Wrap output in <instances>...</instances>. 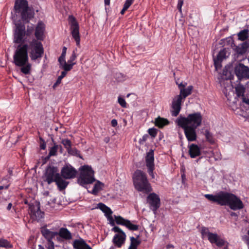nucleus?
Segmentation results:
<instances>
[{"instance_id": "0e129e2a", "label": "nucleus", "mask_w": 249, "mask_h": 249, "mask_svg": "<svg viewBox=\"0 0 249 249\" xmlns=\"http://www.w3.org/2000/svg\"><path fill=\"white\" fill-rule=\"evenodd\" d=\"M12 203H9L7 207V210L8 211L10 210L12 208Z\"/></svg>"}, {"instance_id": "603ef678", "label": "nucleus", "mask_w": 249, "mask_h": 249, "mask_svg": "<svg viewBox=\"0 0 249 249\" xmlns=\"http://www.w3.org/2000/svg\"><path fill=\"white\" fill-rule=\"evenodd\" d=\"M77 57L76 54L74 51L73 52L71 55V56L69 60L68 61V63H73V61H74Z\"/></svg>"}, {"instance_id": "a18cd8bd", "label": "nucleus", "mask_w": 249, "mask_h": 249, "mask_svg": "<svg viewBox=\"0 0 249 249\" xmlns=\"http://www.w3.org/2000/svg\"><path fill=\"white\" fill-rule=\"evenodd\" d=\"M39 144L40 149L42 150H45L46 147V142L42 137H39Z\"/></svg>"}, {"instance_id": "c9c22d12", "label": "nucleus", "mask_w": 249, "mask_h": 249, "mask_svg": "<svg viewBox=\"0 0 249 249\" xmlns=\"http://www.w3.org/2000/svg\"><path fill=\"white\" fill-rule=\"evenodd\" d=\"M60 65V67L63 69L64 70L69 71H71L73 67V66L75 65V63H67L66 61L62 62L61 63H59Z\"/></svg>"}, {"instance_id": "bf43d9fd", "label": "nucleus", "mask_w": 249, "mask_h": 249, "mask_svg": "<svg viewBox=\"0 0 249 249\" xmlns=\"http://www.w3.org/2000/svg\"><path fill=\"white\" fill-rule=\"evenodd\" d=\"M242 101L243 102L249 105V99L246 98V97H245V96L242 97Z\"/></svg>"}, {"instance_id": "680f3d73", "label": "nucleus", "mask_w": 249, "mask_h": 249, "mask_svg": "<svg viewBox=\"0 0 249 249\" xmlns=\"http://www.w3.org/2000/svg\"><path fill=\"white\" fill-rule=\"evenodd\" d=\"M49 156L47 157H42V164H44L46 162L47 160L49 159Z\"/></svg>"}, {"instance_id": "ddd939ff", "label": "nucleus", "mask_w": 249, "mask_h": 249, "mask_svg": "<svg viewBox=\"0 0 249 249\" xmlns=\"http://www.w3.org/2000/svg\"><path fill=\"white\" fill-rule=\"evenodd\" d=\"M147 201L150 209L155 213L160 206V199L159 196L155 193L149 194L147 197Z\"/></svg>"}, {"instance_id": "1a4fd4ad", "label": "nucleus", "mask_w": 249, "mask_h": 249, "mask_svg": "<svg viewBox=\"0 0 249 249\" xmlns=\"http://www.w3.org/2000/svg\"><path fill=\"white\" fill-rule=\"evenodd\" d=\"M107 220L109 221L111 226L115 225V221L117 224L124 226L130 231H136L138 230L139 226L132 224L131 221L128 219H124L121 216L114 215V219L111 215H108L106 216Z\"/></svg>"}, {"instance_id": "2f4dec72", "label": "nucleus", "mask_w": 249, "mask_h": 249, "mask_svg": "<svg viewBox=\"0 0 249 249\" xmlns=\"http://www.w3.org/2000/svg\"><path fill=\"white\" fill-rule=\"evenodd\" d=\"M21 67L20 71L24 74H29L31 72L32 65L28 62L22 66H18Z\"/></svg>"}, {"instance_id": "9d476101", "label": "nucleus", "mask_w": 249, "mask_h": 249, "mask_svg": "<svg viewBox=\"0 0 249 249\" xmlns=\"http://www.w3.org/2000/svg\"><path fill=\"white\" fill-rule=\"evenodd\" d=\"M60 175L56 167L48 166L42 176V179L48 184H51L53 182H55Z\"/></svg>"}, {"instance_id": "412c9836", "label": "nucleus", "mask_w": 249, "mask_h": 249, "mask_svg": "<svg viewBox=\"0 0 249 249\" xmlns=\"http://www.w3.org/2000/svg\"><path fill=\"white\" fill-rule=\"evenodd\" d=\"M126 237L125 233L122 234H116L113 237L112 242L115 246L121 248L124 244Z\"/></svg>"}, {"instance_id": "ea45409f", "label": "nucleus", "mask_w": 249, "mask_h": 249, "mask_svg": "<svg viewBox=\"0 0 249 249\" xmlns=\"http://www.w3.org/2000/svg\"><path fill=\"white\" fill-rule=\"evenodd\" d=\"M67 152L70 155L82 158V157L80 155V151L77 150L76 148L71 147L67 151Z\"/></svg>"}, {"instance_id": "4468645a", "label": "nucleus", "mask_w": 249, "mask_h": 249, "mask_svg": "<svg viewBox=\"0 0 249 249\" xmlns=\"http://www.w3.org/2000/svg\"><path fill=\"white\" fill-rule=\"evenodd\" d=\"M183 130L185 136L188 142H194L197 139V134L196 129L197 127L191 126L189 125L178 124Z\"/></svg>"}, {"instance_id": "5701e85b", "label": "nucleus", "mask_w": 249, "mask_h": 249, "mask_svg": "<svg viewBox=\"0 0 249 249\" xmlns=\"http://www.w3.org/2000/svg\"><path fill=\"white\" fill-rule=\"evenodd\" d=\"M226 52L225 48L222 49L218 53L216 58L214 59V65L216 69L219 65L220 66V64L223 59L226 58Z\"/></svg>"}, {"instance_id": "e433bc0d", "label": "nucleus", "mask_w": 249, "mask_h": 249, "mask_svg": "<svg viewBox=\"0 0 249 249\" xmlns=\"http://www.w3.org/2000/svg\"><path fill=\"white\" fill-rule=\"evenodd\" d=\"M62 149V147L60 145H57L55 143L54 144L53 146L49 150V157L55 156L58 148Z\"/></svg>"}, {"instance_id": "052dcab7", "label": "nucleus", "mask_w": 249, "mask_h": 249, "mask_svg": "<svg viewBox=\"0 0 249 249\" xmlns=\"http://www.w3.org/2000/svg\"><path fill=\"white\" fill-rule=\"evenodd\" d=\"M67 71H66L65 70H64L63 71H62L61 73V75H60V76H61L62 78H64L67 74Z\"/></svg>"}, {"instance_id": "3c124183", "label": "nucleus", "mask_w": 249, "mask_h": 249, "mask_svg": "<svg viewBox=\"0 0 249 249\" xmlns=\"http://www.w3.org/2000/svg\"><path fill=\"white\" fill-rule=\"evenodd\" d=\"M115 77L119 81H122V80H123L125 78V75H124V74H123L122 73L119 72V73H116Z\"/></svg>"}, {"instance_id": "4c0bfd02", "label": "nucleus", "mask_w": 249, "mask_h": 249, "mask_svg": "<svg viewBox=\"0 0 249 249\" xmlns=\"http://www.w3.org/2000/svg\"><path fill=\"white\" fill-rule=\"evenodd\" d=\"M0 247L5 248L7 249L12 248L13 246L8 240L1 238L0 239Z\"/></svg>"}, {"instance_id": "423d86ee", "label": "nucleus", "mask_w": 249, "mask_h": 249, "mask_svg": "<svg viewBox=\"0 0 249 249\" xmlns=\"http://www.w3.org/2000/svg\"><path fill=\"white\" fill-rule=\"evenodd\" d=\"M201 234L202 238L207 237L211 244H215L218 248L224 247L223 249H228L229 243L220 238L217 233L211 232L208 228L202 227L201 229Z\"/></svg>"}, {"instance_id": "58836bf2", "label": "nucleus", "mask_w": 249, "mask_h": 249, "mask_svg": "<svg viewBox=\"0 0 249 249\" xmlns=\"http://www.w3.org/2000/svg\"><path fill=\"white\" fill-rule=\"evenodd\" d=\"M204 135L208 142L211 143H214V139L213 134L208 130L207 129L205 131Z\"/></svg>"}, {"instance_id": "13d9d810", "label": "nucleus", "mask_w": 249, "mask_h": 249, "mask_svg": "<svg viewBox=\"0 0 249 249\" xmlns=\"http://www.w3.org/2000/svg\"><path fill=\"white\" fill-rule=\"evenodd\" d=\"M111 126L113 127H116L118 124L117 121L116 119H113L111 121Z\"/></svg>"}, {"instance_id": "4d7b16f0", "label": "nucleus", "mask_w": 249, "mask_h": 249, "mask_svg": "<svg viewBox=\"0 0 249 249\" xmlns=\"http://www.w3.org/2000/svg\"><path fill=\"white\" fill-rule=\"evenodd\" d=\"M8 183L4 185H0V191L2 189H8L10 185V182H7Z\"/></svg>"}, {"instance_id": "f03ea898", "label": "nucleus", "mask_w": 249, "mask_h": 249, "mask_svg": "<svg viewBox=\"0 0 249 249\" xmlns=\"http://www.w3.org/2000/svg\"><path fill=\"white\" fill-rule=\"evenodd\" d=\"M204 196L212 202L220 206H228L233 211L244 208V204L241 199L232 193L220 191L215 195L206 194Z\"/></svg>"}, {"instance_id": "a19ab883", "label": "nucleus", "mask_w": 249, "mask_h": 249, "mask_svg": "<svg viewBox=\"0 0 249 249\" xmlns=\"http://www.w3.org/2000/svg\"><path fill=\"white\" fill-rule=\"evenodd\" d=\"M61 143L63 144L65 148L68 151L70 148L71 147V141L67 139H62L61 141Z\"/></svg>"}, {"instance_id": "de8ad7c7", "label": "nucleus", "mask_w": 249, "mask_h": 249, "mask_svg": "<svg viewBox=\"0 0 249 249\" xmlns=\"http://www.w3.org/2000/svg\"><path fill=\"white\" fill-rule=\"evenodd\" d=\"M8 173L10 176L8 178H6V177H3L1 181L3 180H7V182H10V179L11 178V176H13V170L12 169L9 168L8 170Z\"/></svg>"}, {"instance_id": "aec40b11", "label": "nucleus", "mask_w": 249, "mask_h": 249, "mask_svg": "<svg viewBox=\"0 0 249 249\" xmlns=\"http://www.w3.org/2000/svg\"><path fill=\"white\" fill-rule=\"evenodd\" d=\"M189 154L191 158H196L201 155L200 147L196 144L192 143L188 145Z\"/></svg>"}, {"instance_id": "f257e3e1", "label": "nucleus", "mask_w": 249, "mask_h": 249, "mask_svg": "<svg viewBox=\"0 0 249 249\" xmlns=\"http://www.w3.org/2000/svg\"><path fill=\"white\" fill-rule=\"evenodd\" d=\"M41 41L33 38L28 43L19 44L13 55V62L16 66H22L29 61L28 53L31 60L40 59L44 50Z\"/></svg>"}, {"instance_id": "6ab92c4d", "label": "nucleus", "mask_w": 249, "mask_h": 249, "mask_svg": "<svg viewBox=\"0 0 249 249\" xmlns=\"http://www.w3.org/2000/svg\"><path fill=\"white\" fill-rule=\"evenodd\" d=\"M186 85L187 83H186L185 84L180 83V84L178 85V89L180 92L179 94L178 95V96H180L181 98L183 100H185L187 96L191 94L193 89L192 86H189L186 88Z\"/></svg>"}, {"instance_id": "864d4df0", "label": "nucleus", "mask_w": 249, "mask_h": 249, "mask_svg": "<svg viewBox=\"0 0 249 249\" xmlns=\"http://www.w3.org/2000/svg\"><path fill=\"white\" fill-rule=\"evenodd\" d=\"M184 0H178L177 5V8L180 12H181V7L183 4Z\"/></svg>"}, {"instance_id": "8fccbe9b", "label": "nucleus", "mask_w": 249, "mask_h": 249, "mask_svg": "<svg viewBox=\"0 0 249 249\" xmlns=\"http://www.w3.org/2000/svg\"><path fill=\"white\" fill-rule=\"evenodd\" d=\"M134 0H126L123 7L128 9L130 6L133 3Z\"/></svg>"}, {"instance_id": "cd10ccee", "label": "nucleus", "mask_w": 249, "mask_h": 249, "mask_svg": "<svg viewBox=\"0 0 249 249\" xmlns=\"http://www.w3.org/2000/svg\"><path fill=\"white\" fill-rule=\"evenodd\" d=\"M63 178H63V177L62 178V176L60 175L55 182L59 190L60 191L65 189L69 184V182L66 181Z\"/></svg>"}, {"instance_id": "b1692460", "label": "nucleus", "mask_w": 249, "mask_h": 249, "mask_svg": "<svg viewBox=\"0 0 249 249\" xmlns=\"http://www.w3.org/2000/svg\"><path fill=\"white\" fill-rule=\"evenodd\" d=\"M73 247L75 249H92L83 239L74 240Z\"/></svg>"}, {"instance_id": "dca6fc26", "label": "nucleus", "mask_w": 249, "mask_h": 249, "mask_svg": "<svg viewBox=\"0 0 249 249\" xmlns=\"http://www.w3.org/2000/svg\"><path fill=\"white\" fill-rule=\"evenodd\" d=\"M29 206V213L31 218L33 220L39 221L44 216V213L41 211L40 207L38 205L30 204Z\"/></svg>"}, {"instance_id": "7c9ffc66", "label": "nucleus", "mask_w": 249, "mask_h": 249, "mask_svg": "<svg viewBox=\"0 0 249 249\" xmlns=\"http://www.w3.org/2000/svg\"><path fill=\"white\" fill-rule=\"evenodd\" d=\"M105 185L103 183L100 181H97L94 184L93 189L91 191V194L96 195L98 193L103 190Z\"/></svg>"}, {"instance_id": "20e7f679", "label": "nucleus", "mask_w": 249, "mask_h": 249, "mask_svg": "<svg viewBox=\"0 0 249 249\" xmlns=\"http://www.w3.org/2000/svg\"><path fill=\"white\" fill-rule=\"evenodd\" d=\"M15 13L20 16L24 23H29L35 16L34 10L29 7L27 0H16L14 5Z\"/></svg>"}, {"instance_id": "f8f14e48", "label": "nucleus", "mask_w": 249, "mask_h": 249, "mask_svg": "<svg viewBox=\"0 0 249 249\" xmlns=\"http://www.w3.org/2000/svg\"><path fill=\"white\" fill-rule=\"evenodd\" d=\"M234 72L240 80L249 78V68L242 63H239L235 65Z\"/></svg>"}, {"instance_id": "5fc2aeb1", "label": "nucleus", "mask_w": 249, "mask_h": 249, "mask_svg": "<svg viewBox=\"0 0 249 249\" xmlns=\"http://www.w3.org/2000/svg\"><path fill=\"white\" fill-rule=\"evenodd\" d=\"M63 79V78H62L61 76H59L57 78V79L56 80V81L55 82V83L53 84V88H56L58 85H59L61 82V80L62 79Z\"/></svg>"}, {"instance_id": "49530a36", "label": "nucleus", "mask_w": 249, "mask_h": 249, "mask_svg": "<svg viewBox=\"0 0 249 249\" xmlns=\"http://www.w3.org/2000/svg\"><path fill=\"white\" fill-rule=\"evenodd\" d=\"M154 169L155 166L147 168V172L152 178H155V175L153 173Z\"/></svg>"}, {"instance_id": "473e14b6", "label": "nucleus", "mask_w": 249, "mask_h": 249, "mask_svg": "<svg viewBox=\"0 0 249 249\" xmlns=\"http://www.w3.org/2000/svg\"><path fill=\"white\" fill-rule=\"evenodd\" d=\"M238 39L241 41H245L249 37V30L244 29L239 32L237 34Z\"/></svg>"}, {"instance_id": "c85d7f7f", "label": "nucleus", "mask_w": 249, "mask_h": 249, "mask_svg": "<svg viewBox=\"0 0 249 249\" xmlns=\"http://www.w3.org/2000/svg\"><path fill=\"white\" fill-rule=\"evenodd\" d=\"M169 121L167 119L160 116L155 120V125L159 128H163L164 126L169 124Z\"/></svg>"}, {"instance_id": "c756f323", "label": "nucleus", "mask_w": 249, "mask_h": 249, "mask_svg": "<svg viewBox=\"0 0 249 249\" xmlns=\"http://www.w3.org/2000/svg\"><path fill=\"white\" fill-rule=\"evenodd\" d=\"M98 208L100 209L104 213L106 216L112 214V211L110 208L107 206L102 203H99L98 204Z\"/></svg>"}, {"instance_id": "6e6552de", "label": "nucleus", "mask_w": 249, "mask_h": 249, "mask_svg": "<svg viewBox=\"0 0 249 249\" xmlns=\"http://www.w3.org/2000/svg\"><path fill=\"white\" fill-rule=\"evenodd\" d=\"M94 181V171L91 167L88 165L82 166L80 175L78 178L79 183L84 186V185L91 184Z\"/></svg>"}, {"instance_id": "f3484780", "label": "nucleus", "mask_w": 249, "mask_h": 249, "mask_svg": "<svg viewBox=\"0 0 249 249\" xmlns=\"http://www.w3.org/2000/svg\"><path fill=\"white\" fill-rule=\"evenodd\" d=\"M182 100L180 96L177 95L173 100L172 103L171 114L173 116H177L181 108V103Z\"/></svg>"}, {"instance_id": "0eeeda50", "label": "nucleus", "mask_w": 249, "mask_h": 249, "mask_svg": "<svg viewBox=\"0 0 249 249\" xmlns=\"http://www.w3.org/2000/svg\"><path fill=\"white\" fill-rule=\"evenodd\" d=\"M202 116L199 112L189 114L186 117L180 116L177 120L178 124L189 125L195 127L199 126L202 123Z\"/></svg>"}, {"instance_id": "9b49d317", "label": "nucleus", "mask_w": 249, "mask_h": 249, "mask_svg": "<svg viewBox=\"0 0 249 249\" xmlns=\"http://www.w3.org/2000/svg\"><path fill=\"white\" fill-rule=\"evenodd\" d=\"M70 30L72 37L74 39L76 45L79 46L80 36L79 34V26L75 18L71 16L69 17Z\"/></svg>"}, {"instance_id": "2eb2a0df", "label": "nucleus", "mask_w": 249, "mask_h": 249, "mask_svg": "<svg viewBox=\"0 0 249 249\" xmlns=\"http://www.w3.org/2000/svg\"><path fill=\"white\" fill-rule=\"evenodd\" d=\"M77 173L76 170L69 164H66L61 170V176L64 179H71L74 178Z\"/></svg>"}, {"instance_id": "37998d69", "label": "nucleus", "mask_w": 249, "mask_h": 249, "mask_svg": "<svg viewBox=\"0 0 249 249\" xmlns=\"http://www.w3.org/2000/svg\"><path fill=\"white\" fill-rule=\"evenodd\" d=\"M118 101L122 107L124 108L126 107V103L124 98L119 96L118 99Z\"/></svg>"}, {"instance_id": "c03bdc74", "label": "nucleus", "mask_w": 249, "mask_h": 249, "mask_svg": "<svg viewBox=\"0 0 249 249\" xmlns=\"http://www.w3.org/2000/svg\"><path fill=\"white\" fill-rule=\"evenodd\" d=\"M149 134L153 138H155L157 134V130L154 128H149L148 130Z\"/></svg>"}, {"instance_id": "39448f33", "label": "nucleus", "mask_w": 249, "mask_h": 249, "mask_svg": "<svg viewBox=\"0 0 249 249\" xmlns=\"http://www.w3.org/2000/svg\"><path fill=\"white\" fill-rule=\"evenodd\" d=\"M14 33V42L17 44H23L25 42V36H30L35 30L33 24L28 25L26 30L24 24L17 23Z\"/></svg>"}, {"instance_id": "e2e57ef3", "label": "nucleus", "mask_w": 249, "mask_h": 249, "mask_svg": "<svg viewBox=\"0 0 249 249\" xmlns=\"http://www.w3.org/2000/svg\"><path fill=\"white\" fill-rule=\"evenodd\" d=\"M127 10V9H126V8H125L124 7H123L122 10L120 12V14L121 15H124Z\"/></svg>"}, {"instance_id": "393cba45", "label": "nucleus", "mask_w": 249, "mask_h": 249, "mask_svg": "<svg viewBox=\"0 0 249 249\" xmlns=\"http://www.w3.org/2000/svg\"><path fill=\"white\" fill-rule=\"evenodd\" d=\"M234 50L236 53L239 54H243L247 51L249 48V42L245 41L238 46L234 45Z\"/></svg>"}, {"instance_id": "f704fd0d", "label": "nucleus", "mask_w": 249, "mask_h": 249, "mask_svg": "<svg viewBox=\"0 0 249 249\" xmlns=\"http://www.w3.org/2000/svg\"><path fill=\"white\" fill-rule=\"evenodd\" d=\"M130 245L128 249H137L138 246L141 244V241L134 237H130Z\"/></svg>"}, {"instance_id": "69168bd1", "label": "nucleus", "mask_w": 249, "mask_h": 249, "mask_svg": "<svg viewBox=\"0 0 249 249\" xmlns=\"http://www.w3.org/2000/svg\"><path fill=\"white\" fill-rule=\"evenodd\" d=\"M110 0H104V2H105V4L106 5H109V3H110Z\"/></svg>"}, {"instance_id": "a878e982", "label": "nucleus", "mask_w": 249, "mask_h": 249, "mask_svg": "<svg viewBox=\"0 0 249 249\" xmlns=\"http://www.w3.org/2000/svg\"><path fill=\"white\" fill-rule=\"evenodd\" d=\"M154 151L150 150L147 153L145 157V162L147 168L154 167Z\"/></svg>"}, {"instance_id": "79ce46f5", "label": "nucleus", "mask_w": 249, "mask_h": 249, "mask_svg": "<svg viewBox=\"0 0 249 249\" xmlns=\"http://www.w3.org/2000/svg\"><path fill=\"white\" fill-rule=\"evenodd\" d=\"M66 50L67 48L66 47H64L63 48L62 53L58 58V62H59V63H61L62 62L66 61L65 56L66 54Z\"/></svg>"}, {"instance_id": "72a5a7b5", "label": "nucleus", "mask_w": 249, "mask_h": 249, "mask_svg": "<svg viewBox=\"0 0 249 249\" xmlns=\"http://www.w3.org/2000/svg\"><path fill=\"white\" fill-rule=\"evenodd\" d=\"M235 91L236 94L238 97L241 96L243 97L244 96V94L245 92V88L244 87L243 85L239 84L237 85V86L235 87Z\"/></svg>"}, {"instance_id": "bb28decb", "label": "nucleus", "mask_w": 249, "mask_h": 249, "mask_svg": "<svg viewBox=\"0 0 249 249\" xmlns=\"http://www.w3.org/2000/svg\"><path fill=\"white\" fill-rule=\"evenodd\" d=\"M58 235L65 240H70L72 238L71 233L65 228H61L58 232Z\"/></svg>"}, {"instance_id": "774afa93", "label": "nucleus", "mask_w": 249, "mask_h": 249, "mask_svg": "<svg viewBox=\"0 0 249 249\" xmlns=\"http://www.w3.org/2000/svg\"><path fill=\"white\" fill-rule=\"evenodd\" d=\"M38 249H45L42 246H41V245H39L38 246Z\"/></svg>"}, {"instance_id": "09e8293b", "label": "nucleus", "mask_w": 249, "mask_h": 249, "mask_svg": "<svg viewBox=\"0 0 249 249\" xmlns=\"http://www.w3.org/2000/svg\"><path fill=\"white\" fill-rule=\"evenodd\" d=\"M112 231L115 232H118V234H122L125 233V232H124L123 230H122L119 227L117 226L114 227L112 228Z\"/></svg>"}, {"instance_id": "a211bd4d", "label": "nucleus", "mask_w": 249, "mask_h": 249, "mask_svg": "<svg viewBox=\"0 0 249 249\" xmlns=\"http://www.w3.org/2000/svg\"><path fill=\"white\" fill-rule=\"evenodd\" d=\"M45 31V24L42 20L38 21L35 30V39L42 41L44 39V33Z\"/></svg>"}, {"instance_id": "4be33fe9", "label": "nucleus", "mask_w": 249, "mask_h": 249, "mask_svg": "<svg viewBox=\"0 0 249 249\" xmlns=\"http://www.w3.org/2000/svg\"><path fill=\"white\" fill-rule=\"evenodd\" d=\"M41 232L42 235L47 239V243L53 242L52 239L58 235L57 232L50 231L46 228L42 229Z\"/></svg>"}, {"instance_id": "338daca9", "label": "nucleus", "mask_w": 249, "mask_h": 249, "mask_svg": "<svg viewBox=\"0 0 249 249\" xmlns=\"http://www.w3.org/2000/svg\"><path fill=\"white\" fill-rule=\"evenodd\" d=\"M104 141L106 142V143H107L109 141V138H106L104 140Z\"/></svg>"}, {"instance_id": "7ed1b4c3", "label": "nucleus", "mask_w": 249, "mask_h": 249, "mask_svg": "<svg viewBox=\"0 0 249 249\" xmlns=\"http://www.w3.org/2000/svg\"><path fill=\"white\" fill-rule=\"evenodd\" d=\"M132 178L134 188L138 192L148 194L152 191L147 175L143 171L137 169L133 174Z\"/></svg>"}, {"instance_id": "6e6d98bb", "label": "nucleus", "mask_w": 249, "mask_h": 249, "mask_svg": "<svg viewBox=\"0 0 249 249\" xmlns=\"http://www.w3.org/2000/svg\"><path fill=\"white\" fill-rule=\"evenodd\" d=\"M47 246L48 249H54V243L53 242L47 243Z\"/></svg>"}]
</instances>
